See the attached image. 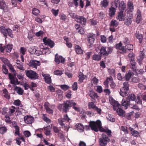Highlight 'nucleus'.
Wrapping results in <instances>:
<instances>
[{"label":"nucleus","mask_w":146,"mask_h":146,"mask_svg":"<svg viewBox=\"0 0 146 146\" xmlns=\"http://www.w3.org/2000/svg\"><path fill=\"white\" fill-rule=\"evenodd\" d=\"M75 127L77 129L79 132H82L84 131V127L83 125L81 124L77 123L75 125Z\"/></svg>","instance_id":"6ab92c4d"},{"label":"nucleus","mask_w":146,"mask_h":146,"mask_svg":"<svg viewBox=\"0 0 146 146\" xmlns=\"http://www.w3.org/2000/svg\"><path fill=\"white\" fill-rule=\"evenodd\" d=\"M109 100L110 104L113 107V109L116 111L118 115L120 116H124L125 114V112L121 109L119 108L120 105L118 102L115 101L112 97H110Z\"/></svg>","instance_id":"f03ea898"},{"label":"nucleus","mask_w":146,"mask_h":146,"mask_svg":"<svg viewBox=\"0 0 146 146\" xmlns=\"http://www.w3.org/2000/svg\"><path fill=\"white\" fill-rule=\"evenodd\" d=\"M7 7L5 2L3 1H0V8L3 10L5 9Z\"/></svg>","instance_id":"c756f323"},{"label":"nucleus","mask_w":146,"mask_h":146,"mask_svg":"<svg viewBox=\"0 0 146 146\" xmlns=\"http://www.w3.org/2000/svg\"><path fill=\"white\" fill-rule=\"evenodd\" d=\"M118 25V23L116 20L112 21L110 23L111 27H116Z\"/></svg>","instance_id":"f704fd0d"},{"label":"nucleus","mask_w":146,"mask_h":146,"mask_svg":"<svg viewBox=\"0 0 146 146\" xmlns=\"http://www.w3.org/2000/svg\"><path fill=\"white\" fill-rule=\"evenodd\" d=\"M113 50V48L112 47H109L108 48L107 53V56L109 54L111 53Z\"/></svg>","instance_id":"69168bd1"},{"label":"nucleus","mask_w":146,"mask_h":146,"mask_svg":"<svg viewBox=\"0 0 146 146\" xmlns=\"http://www.w3.org/2000/svg\"><path fill=\"white\" fill-rule=\"evenodd\" d=\"M127 6L131 11L133 10V4L131 2L129 1L127 3Z\"/></svg>","instance_id":"37998d69"},{"label":"nucleus","mask_w":146,"mask_h":146,"mask_svg":"<svg viewBox=\"0 0 146 146\" xmlns=\"http://www.w3.org/2000/svg\"><path fill=\"white\" fill-rule=\"evenodd\" d=\"M100 139H105V141H104V143H106V141H109L110 139L108 138L107 137V136L104 134H103L102 135V137L101 138H100Z\"/></svg>","instance_id":"864d4df0"},{"label":"nucleus","mask_w":146,"mask_h":146,"mask_svg":"<svg viewBox=\"0 0 146 146\" xmlns=\"http://www.w3.org/2000/svg\"><path fill=\"white\" fill-rule=\"evenodd\" d=\"M29 65L30 66L37 69V66L40 65V63L39 61L32 60L30 61Z\"/></svg>","instance_id":"9d476101"},{"label":"nucleus","mask_w":146,"mask_h":146,"mask_svg":"<svg viewBox=\"0 0 146 146\" xmlns=\"http://www.w3.org/2000/svg\"><path fill=\"white\" fill-rule=\"evenodd\" d=\"M89 95L90 97L92 99V101L93 102H95V99H94V98H97L98 97V96L97 95L96 93L92 91H90Z\"/></svg>","instance_id":"f3484780"},{"label":"nucleus","mask_w":146,"mask_h":146,"mask_svg":"<svg viewBox=\"0 0 146 146\" xmlns=\"http://www.w3.org/2000/svg\"><path fill=\"white\" fill-rule=\"evenodd\" d=\"M100 55L102 56L103 55L104 56H107V51L106 50L105 47L102 46L100 49Z\"/></svg>","instance_id":"aec40b11"},{"label":"nucleus","mask_w":146,"mask_h":146,"mask_svg":"<svg viewBox=\"0 0 146 146\" xmlns=\"http://www.w3.org/2000/svg\"><path fill=\"white\" fill-rule=\"evenodd\" d=\"M119 3V8L120 11L123 10L125 8V4L124 1H121L120 3H119Z\"/></svg>","instance_id":"412c9836"},{"label":"nucleus","mask_w":146,"mask_h":146,"mask_svg":"<svg viewBox=\"0 0 146 146\" xmlns=\"http://www.w3.org/2000/svg\"><path fill=\"white\" fill-rule=\"evenodd\" d=\"M110 81H111V77L108 78L104 82V84L106 87H108V83H110Z\"/></svg>","instance_id":"ea45409f"},{"label":"nucleus","mask_w":146,"mask_h":146,"mask_svg":"<svg viewBox=\"0 0 146 146\" xmlns=\"http://www.w3.org/2000/svg\"><path fill=\"white\" fill-rule=\"evenodd\" d=\"M43 41L45 45H48L51 48H52L54 46V42L49 38H47L46 37H45L43 39Z\"/></svg>","instance_id":"6e6552de"},{"label":"nucleus","mask_w":146,"mask_h":146,"mask_svg":"<svg viewBox=\"0 0 146 146\" xmlns=\"http://www.w3.org/2000/svg\"><path fill=\"white\" fill-rule=\"evenodd\" d=\"M78 77H79V80H82L84 79V75L81 72L79 73Z\"/></svg>","instance_id":"0e129e2a"},{"label":"nucleus","mask_w":146,"mask_h":146,"mask_svg":"<svg viewBox=\"0 0 146 146\" xmlns=\"http://www.w3.org/2000/svg\"><path fill=\"white\" fill-rule=\"evenodd\" d=\"M125 47H126V50H132L133 49V45L131 44H128L126 45Z\"/></svg>","instance_id":"de8ad7c7"},{"label":"nucleus","mask_w":146,"mask_h":146,"mask_svg":"<svg viewBox=\"0 0 146 146\" xmlns=\"http://www.w3.org/2000/svg\"><path fill=\"white\" fill-rule=\"evenodd\" d=\"M27 76L31 79L35 80L38 78V75L36 73L32 70H26L25 71Z\"/></svg>","instance_id":"39448f33"},{"label":"nucleus","mask_w":146,"mask_h":146,"mask_svg":"<svg viewBox=\"0 0 146 146\" xmlns=\"http://www.w3.org/2000/svg\"><path fill=\"white\" fill-rule=\"evenodd\" d=\"M76 104L73 102V100L66 101L64 102L63 104V110L65 112H67L69 109V108L73 106V108L76 111H80L79 108L76 107L75 106Z\"/></svg>","instance_id":"7ed1b4c3"},{"label":"nucleus","mask_w":146,"mask_h":146,"mask_svg":"<svg viewBox=\"0 0 146 146\" xmlns=\"http://www.w3.org/2000/svg\"><path fill=\"white\" fill-rule=\"evenodd\" d=\"M92 54V52H87L86 54V59L87 60H88L90 58V56Z\"/></svg>","instance_id":"680f3d73"},{"label":"nucleus","mask_w":146,"mask_h":146,"mask_svg":"<svg viewBox=\"0 0 146 146\" xmlns=\"http://www.w3.org/2000/svg\"><path fill=\"white\" fill-rule=\"evenodd\" d=\"M108 0H104L101 2V4L103 7H106L108 6Z\"/></svg>","instance_id":"4c0bfd02"},{"label":"nucleus","mask_w":146,"mask_h":146,"mask_svg":"<svg viewBox=\"0 0 146 146\" xmlns=\"http://www.w3.org/2000/svg\"><path fill=\"white\" fill-rule=\"evenodd\" d=\"M136 64H130V68L133 70L135 71L136 69L135 65Z\"/></svg>","instance_id":"774afa93"},{"label":"nucleus","mask_w":146,"mask_h":146,"mask_svg":"<svg viewBox=\"0 0 146 146\" xmlns=\"http://www.w3.org/2000/svg\"><path fill=\"white\" fill-rule=\"evenodd\" d=\"M110 85L111 88H114L115 86V83L113 81L112 77H111V81H110Z\"/></svg>","instance_id":"6e6d98bb"},{"label":"nucleus","mask_w":146,"mask_h":146,"mask_svg":"<svg viewBox=\"0 0 146 146\" xmlns=\"http://www.w3.org/2000/svg\"><path fill=\"white\" fill-rule=\"evenodd\" d=\"M136 37L137 39H139V42L141 43L142 42V39L143 38L142 35L140 34H138L137 35Z\"/></svg>","instance_id":"13d9d810"},{"label":"nucleus","mask_w":146,"mask_h":146,"mask_svg":"<svg viewBox=\"0 0 146 146\" xmlns=\"http://www.w3.org/2000/svg\"><path fill=\"white\" fill-rule=\"evenodd\" d=\"M115 47L116 48L119 49L121 50L120 52L121 53H123L126 52V49L124 46H122V44L121 42L119 44H116Z\"/></svg>","instance_id":"9b49d317"},{"label":"nucleus","mask_w":146,"mask_h":146,"mask_svg":"<svg viewBox=\"0 0 146 146\" xmlns=\"http://www.w3.org/2000/svg\"><path fill=\"white\" fill-rule=\"evenodd\" d=\"M43 118L44 120L47 123H50L51 120L49 118H48L44 114L43 115Z\"/></svg>","instance_id":"8fccbe9b"},{"label":"nucleus","mask_w":146,"mask_h":146,"mask_svg":"<svg viewBox=\"0 0 146 146\" xmlns=\"http://www.w3.org/2000/svg\"><path fill=\"white\" fill-rule=\"evenodd\" d=\"M51 128V127L49 125L44 128V130L45 131V134L46 136L49 135L50 134V129Z\"/></svg>","instance_id":"a878e982"},{"label":"nucleus","mask_w":146,"mask_h":146,"mask_svg":"<svg viewBox=\"0 0 146 146\" xmlns=\"http://www.w3.org/2000/svg\"><path fill=\"white\" fill-rule=\"evenodd\" d=\"M137 15L136 19V21L137 23H139L141 21V12L139 9L137 10Z\"/></svg>","instance_id":"5701e85b"},{"label":"nucleus","mask_w":146,"mask_h":146,"mask_svg":"<svg viewBox=\"0 0 146 146\" xmlns=\"http://www.w3.org/2000/svg\"><path fill=\"white\" fill-rule=\"evenodd\" d=\"M60 87L62 89L65 91L67 90L69 88V87L66 85H61L60 86Z\"/></svg>","instance_id":"e2e57ef3"},{"label":"nucleus","mask_w":146,"mask_h":146,"mask_svg":"<svg viewBox=\"0 0 146 146\" xmlns=\"http://www.w3.org/2000/svg\"><path fill=\"white\" fill-rule=\"evenodd\" d=\"M101 56L100 55L95 54L93 55L92 59L95 61H99L101 59Z\"/></svg>","instance_id":"393cba45"},{"label":"nucleus","mask_w":146,"mask_h":146,"mask_svg":"<svg viewBox=\"0 0 146 146\" xmlns=\"http://www.w3.org/2000/svg\"><path fill=\"white\" fill-rule=\"evenodd\" d=\"M59 12V10H55L54 9H52L51 10V12L53 15L56 16L58 14Z\"/></svg>","instance_id":"3c124183"},{"label":"nucleus","mask_w":146,"mask_h":146,"mask_svg":"<svg viewBox=\"0 0 146 146\" xmlns=\"http://www.w3.org/2000/svg\"><path fill=\"white\" fill-rule=\"evenodd\" d=\"M129 90L124 88H122L120 89V94L121 96L123 97L126 96L129 93Z\"/></svg>","instance_id":"2eb2a0df"},{"label":"nucleus","mask_w":146,"mask_h":146,"mask_svg":"<svg viewBox=\"0 0 146 146\" xmlns=\"http://www.w3.org/2000/svg\"><path fill=\"white\" fill-rule=\"evenodd\" d=\"M59 59H60L61 63H63L64 62V58L61 56H59L56 54L55 57V61L57 64L60 63Z\"/></svg>","instance_id":"4468645a"},{"label":"nucleus","mask_w":146,"mask_h":146,"mask_svg":"<svg viewBox=\"0 0 146 146\" xmlns=\"http://www.w3.org/2000/svg\"><path fill=\"white\" fill-rule=\"evenodd\" d=\"M121 129L124 131L125 133L127 134L128 133L127 127H126L122 126L121 127Z\"/></svg>","instance_id":"338daca9"},{"label":"nucleus","mask_w":146,"mask_h":146,"mask_svg":"<svg viewBox=\"0 0 146 146\" xmlns=\"http://www.w3.org/2000/svg\"><path fill=\"white\" fill-rule=\"evenodd\" d=\"M7 65L9 67V69L11 72H15V70L13 66L11 64L9 63H7Z\"/></svg>","instance_id":"a18cd8bd"},{"label":"nucleus","mask_w":146,"mask_h":146,"mask_svg":"<svg viewBox=\"0 0 146 146\" xmlns=\"http://www.w3.org/2000/svg\"><path fill=\"white\" fill-rule=\"evenodd\" d=\"M3 93L4 94V97L7 99H9L10 98V96L8 94V92L5 89L3 90Z\"/></svg>","instance_id":"c9c22d12"},{"label":"nucleus","mask_w":146,"mask_h":146,"mask_svg":"<svg viewBox=\"0 0 146 146\" xmlns=\"http://www.w3.org/2000/svg\"><path fill=\"white\" fill-rule=\"evenodd\" d=\"M136 97L135 95L133 94H130L128 96L127 100L129 101L132 100L134 101L135 100Z\"/></svg>","instance_id":"c85d7f7f"},{"label":"nucleus","mask_w":146,"mask_h":146,"mask_svg":"<svg viewBox=\"0 0 146 146\" xmlns=\"http://www.w3.org/2000/svg\"><path fill=\"white\" fill-rule=\"evenodd\" d=\"M9 77L10 80V82L11 84H15L16 83L17 84H19L20 82L18 81V79L15 78L13 75L10 73L9 74Z\"/></svg>","instance_id":"f8f14e48"},{"label":"nucleus","mask_w":146,"mask_h":146,"mask_svg":"<svg viewBox=\"0 0 146 146\" xmlns=\"http://www.w3.org/2000/svg\"><path fill=\"white\" fill-rule=\"evenodd\" d=\"M89 125L91 129L96 132H98L99 130L102 132H104L110 135L111 131L110 130H106L101 126V123L99 120H97L96 122L91 121L89 123Z\"/></svg>","instance_id":"f257e3e1"},{"label":"nucleus","mask_w":146,"mask_h":146,"mask_svg":"<svg viewBox=\"0 0 146 146\" xmlns=\"http://www.w3.org/2000/svg\"><path fill=\"white\" fill-rule=\"evenodd\" d=\"M98 80L97 79L96 77H94L92 79V82L94 84H96L98 83Z\"/></svg>","instance_id":"052dcab7"},{"label":"nucleus","mask_w":146,"mask_h":146,"mask_svg":"<svg viewBox=\"0 0 146 146\" xmlns=\"http://www.w3.org/2000/svg\"><path fill=\"white\" fill-rule=\"evenodd\" d=\"M128 56L130 60H134L135 55L133 53L129 54Z\"/></svg>","instance_id":"4d7b16f0"},{"label":"nucleus","mask_w":146,"mask_h":146,"mask_svg":"<svg viewBox=\"0 0 146 146\" xmlns=\"http://www.w3.org/2000/svg\"><path fill=\"white\" fill-rule=\"evenodd\" d=\"M138 87L141 90L146 89V86L143 85L141 83H139L138 85Z\"/></svg>","instance_id":"49530a36"},{"label":"nucleus","mask_w":146,"mask_h":146,"mask_svg":"<svg viewBox=\"0 0 146 146\" xmlns=\"http://www.w3.org/2000/svg\"><path fill=\"white\" fill-rule=\"evenodd\" d=\"M15 90L19 94L22 95L23 92V90L20 87L16 86L15 88Z\"/></svg>","instance_id":"cd10ccee"},{"label":"nucleus","mask_w":146,"mask_h":146,"mask_svg":"<svg viewBox=\"0 0 146 146\" xmlns=\"http://www.w3.org/2000/svg\"><path fill=\"white\" fill-rule=\"evenodd\" d=\"M5 47L7 52H10L12 49V45L11 44H8Z\"/></svg>","instance_id":"7c9ffc66"},{"label":"nucleus","mask_w":146,"mask_h":146,"mask_svg":"<svg viewBox=\"0 0 146 146\" xmlns=\"http://www.w3.org/2000/svg\"><path fill=\"white\" fill-rule=\"evenodd\" d=\"M0 30L1 33L6 38L7 37V35L11 38H13L12 31L9 28H6L2 26L0 27Z\"/></svg>","instance_id":"20e7f679"},{"label":"nucleus","mask_w":146,"mask_h":146,"mask_svg":"<svg viewBox=\"0 0 146 146\" xmlns=\"http://www.w3.org/2000/svg\"><path fill=\"white\" fill-rule=\"evenodd\" d=\"M94 102H90L88 103V107L89 109H92L94 110L96 106L95 105Z\"/></svg>","instance_id":"473e14b6"},{"label":"nucleus","mask_w":146,"mask_h":146,"mask_svg":"<svg viewBox=\"0 0 146 146\" xmlns=\"http://www.w3.org/2000/svg\"><path fill=\"white\" fill-rule=\"evenodd\" d=\"M70 120V119L68 117L67 114L64 115L63 118L58 119L59 123L62 127L65 126L64 122H69Z\"/></svg>","instance_id":"0eeeda50"},{"label":"nucleus","mask_w":146,"mask_h":146,"mask_svg":"<svg viewBox=\"0 0 146 146\" xmlns=\"http://www.w3.org/2000/svg\"><path fill=\"white\" fill-rule=\"evenodd\" d=\"M132 76V73L131 72H128L125 76V80L126 81H129Z\"/></svg>","instance_id":"e433bc0d"},{"label":"nucleus","mask_w":146,"mask_h":146,"mask_svg":"<svg viewBox=\"0 0 146 146\" xmlns=\"http://www.w3.org/2000/svg\"><path fill=\"white\" fill-rule=\"evenodd\" d=\"M44 108L46 110V111L49 113H53V111L50 108H49L48 105L46 104H44Z\"/></svg>","instance_id":"2f4dec72"},{"label":"nucleus","mask_w":146,"mask_h":146,"mask_svg":"<svg viewBox=\"0 0 146 146\" xmlns=\"http://www.w3.org/2000/svg\"><path fill=\"white\" fill-rule=\"evenodd\" d=\"M72 90H77L78 87L77 85V83L76 82H75L72 85Z\"/></svg>","instance_id":"bf43d9fd"},{"label":"nucleus","mask_w":146,"mask_h":146,"mask_svg":"<svg viewBox=\"0 0 146 146\" xmlns=\"http://www.w3.org/2000/svg\"><path fill=\"white\" fill-rule=\"evenodd\" d=\"M32 13L34 15L38 16L40 15V11L37 9L34 8L33 9Z\"/></svg>","instance_id":"72a5a7b5"},{"label":"nucleus","mask_w":146,"mask_h":146,"mask_svg":"<svg viewBox=\"0 0 146 146\" xmlns=\"http://www.w3.org/2000/svg\"><path fill=\"white\" fill-rule=\"evenodd\" d=\"M14 127L15 129V134L17 135H19V127L17 125H15Z\"/></svg>","instance_id":"603ef678"},{"label":"nucleus","mask_w":146,"mask_h":146,"mask_svg":"<svg viewBox=\"0 0 146 146\" xmlns=\"http://www.w3.org/2000/svg\"><path fill=\"white\" fill-rule=\"evenodd\" d=\"M105 139H100V143L101 146H105V145L107 144L108 142L109 141H106V143H104L105 141Z\"/></svg>","instance_id":"58836bf2"},{"label":"nucleus","mask_w":146,"mask_h":146,"mask_svg":"<svg viewBox=\"0 0 146 146\" xmlns=\"http://www.w3.org/2000/svg\"><path fill=\"white\" fill-rule=\"evenodd\" d=\"M7 131V129L6 127L4 126L0 127V133L1 134H3L5 133Z\"/></svg>","instance_id":"79ce46f5"},{"label":"nucleus","mask_w":146,"mask_h":146,"mask_svg":"<svg viewBox=\"0 0 146 146\" xmlns=\"http://www.w3.org/2000/svg\"><path fill=\"white\" fill-rule=\"evenodd\" d=\"M34 36V35L32 32H29L28 34V38L30 41H32Z\"/></svg>","instance_id":"a19ab883"},{"label":"nucleus","mask_w":146,"mask_h":146,"mask_svg":"<svg viewBox=\"0 0 146 146\" xmlns=\"http://www.w3.org/2000/svg\"><path fill=\"white\" fill-rule=\"evenodd\" d=\"M36 51V49L33 47L30 48L29 50V52L31 54L35 53Z\"/></svg>","instance_id":"5fc2aeb1"},{"label":"nucleus","mask_w":146,"mask_h":146,"mask_svg":"<svg viewBox=\"0 0 146 146\" xmlns=\"http://www.w3.org/2000/svg\"><path fill=\"white\" fill-rule=\"evenodd\" d=\"M34 118L30 115H27L24 118V121L25 123L28 124H31L34 121Z\"/></svg>","instance_id":"1a4fd4ad"},{"label":"nucleus","mask_w":146,"mask_h":146,"mask_svg":"<svg viewBox=\"0 0 146 146\" xmlns=\"http://www.w3.org/2000/svg\"><path fill=\"white\" fill-rule=\"evenodd\" d=\"M63 74L62 71L57 70L54 72V74L58 76H60Z\"/></svg>","instance_id":"09e8293b"},{"label":"nucleus","mask_w":146,"mask_h":146,"mask_svg":"<svg viewBox=\"0 0 146 146\" xmlns=\"http://www.w3.org/2000/svg\"><path fill=\"white\" fill-rule=\"evenodd\" d=\"M42 75L44 77V79L46 83L50 84L51 82V79L50 75L48 74H42Z\"/></svg>","instance_id":"ddd939ff"},{"label":"nucleus","mask_w":146,"mask_h":146,"mask_svg":"<svg viewBox=\"0 0 146 146\" xmlns=\"http://www.w3.org/2000/svg\"><path fill=\"white\" fill-rule=\"evenodd\" d=\"M77 21L82 25H85L86 22V19L83 16H80L79 18H77Z\"/></svg>","instance_id":"a211bd4d"},{"label":"nucleus","mask_w":146,"mask_h":146,"mask_svg":"<svg viewBox=\"0 0 146 146\" xmlns=\"http://www.w3.org/2000/svg\"><path fill=\"white\" fill-rule=\"evenodd\" d=\"M129 101L127 99L126 100H125L123 99L122 101V105L124 106L125 108V109H126L129 106Z\"/></svg>","instance_id":"bb28decb"},{"label":"nucleus","mask_w":146,"mask_h":146,"mask_svg":"<svg viewBox=\"0 0 146 146\" xmlns=\"http://www.w3.org/2000/svg\"><path fill=\"white\" fill-rule=\"evenodd\" d=\"M119 3V0H115V2L112 4L111 7L109 9V14L110 16L112 17L115 14L116 8L117 7V4Z\"/></svg>","instance_id":"423d86ee"},{"label":"nucleus","mask_w":146,"mask_h":146,"mask_svg":"<svg viewBox=\"0 0 146 146\" xmlns=\"http://www.w3.org/2000/svg\"><path fill=\"white\" fill-rule=\"evenodd\" d=\"M125 15L123 13V11H120L118 13V15L117 19L119 21H123L125 19Z\"/></svg>","instance_id":"dca6fc26"},{"label":"nucleus","mask_w":146,"mask_h":146,"mask_svg":"<svg viewBox=\"0 0 146 146\" xmlns=\"http://www.w3.org/2000/svg\"><path fill=\"white\" fill-rule=\"evenodd\" d=\"M76 51L78 54H81L83 53V51L81 47L78 45H76L75 46Z\"/></svg>","instance_id":"b1692460"},{"label":"nucleus","mask_w":146,"mask_h":146,"mask_svg":"<svg viewBox=\"0 0 146 146\" xmlns=\"http://www.w3.org/2000/svg\"><path fill=\"white\" fill-rule=\"evenodd\" d=\"M87 40L88 43L90 44V47H91L94 42L95 40L94 37L92 36H89L88 37Z\"/></svg>","instance_id":"4be33fe9"},{"label":"nucleus","mask_w":146,"mask_h":146,"mask_svg":"<svg viewBox=\"0 0 146 146\" xmlns=\"http://www.w3.org/2000/svg\"><path fill=\"white\" fill-rule=\"evenodd\" d=\"M43 54H46V53L49 54L51 52V51L48 48H44L42 50Z\"/></svg>","instance_id":"c03bdc74"}]
</instances>
